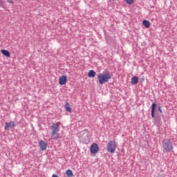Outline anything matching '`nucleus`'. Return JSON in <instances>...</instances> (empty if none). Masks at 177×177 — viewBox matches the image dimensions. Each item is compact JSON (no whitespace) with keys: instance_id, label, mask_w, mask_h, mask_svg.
I'll return each instance as SVG.
<instances>
[{"instance_id":"aec40b11","label":"nucleus","mask_w":177,"mask_h":177,"mask_svg":"<svg viewBox=\"0 0 177 177\" xmlns=\"http://www.w3.org/2000/svg\"><path fill=\"white\" fill-rule=\"evenodd\" d=\"M158 111H160V113H162V110L161 109V107H160V106L158 107Z\"/></svg>"},{"instance_id":"1a4fd4ad","label":"nucleus","mask_w":177,"mask_h":177,"mask_svg":"<svg viewBox=\"0 0 177 177\" xmlns=\"http://www.w3.org/2000/svg\"><path fill=\"white\" fill-rule=\"evenodd\" d=\"M15 127V122H6V126L4 127V129L6 131H8V129H9V128H14Z\"/></svg>"},{"instance_id":"39448f33","label":"nucleus","mask_w":177,"mask_h":177,"mask_svg":"<svg viewBox=\"0 0 177 177\" xmlns=\"http://www.w3.org/2000/svg\"><path fill=\"white\" fill-rule=\"evenodd\" d=\"M106 147L109 153H115V150L117 149V142H115V141L111 140L109 142Z\"/></svg>"},{"instance_id":"f8f14e48","label":"nucleus","mask_w":177,"mask_h":177,"mask_svg":"<svg viewBox=\"0 0 177 177\" xmlns=\"http://www.w3.org/2000/svg\"><path fill=\"white\" fill-rule=\"evenodd\" d=\"M1 52L6 57H10V53L8 50H1Z\"/></svg>"},{"instance_id":"f03ea898","label":"nucleus","mask_w":177,"mask_h":177,"mask_svg":"<svg viewBox=\"0 0 177 177\" xmlns=\"http://www.w3.org/2000/svg\"><path fill=\"white\" fill-rule=\"evenodd\" d=\"M59 124L53 123L51 126V139L53 140H57L60 139V134L59 133Z\"/></svg>"},{"instance_id":"f3484780","label":"nucleus","mask_w":177,"mask_h":177,"mask_svg":"<svg viewBox=\"0 0 177 177\" xmlns=\"http://www.w3.org/2000/svg\"><path fill=\"white\" fill-rule=\"evenodd\" d=\"M124 1L128 3V5H132V3H133V0H124Z\"/></svg>"},{"instance_id":"0eeeda50","label":"nucleus","mask_w":177,"mask_h":177,"mask_svg":"<svg viewBox=\"0 0 177 177\" xmlns=\"http://www.w3.org/2000/svg\"><path fill=\"white\" fill-rule=\"evenodd\" d=\"M59 85H66L67 84V76L62 75L59 78Z\"/></svg>"},{"instance_id":"ddd939ff","label":"nucleus","mask_w":177,"mask_h":177,"mask_svg":"<svg viewBox=\"0 0 177 177\" xmlns=\"http://www.w3.org/2000/svg\"><path fill=\"white\" fill-rule=\"evenodd\" d=\"M142 24H143V26H145V27L146 28H150V21H147L146 19H144L142 21Z\"/></svg>"},{"instance_id":"9d476101","label":"nucleus","mask_w":177,"mask_h":177,"mask_svg":"<svg viewBox=\"0 0 177 177\" xmlns=\"http://www.w3.org/2000/svg\"><path fill=\"white\" fill-rule=\"evenodd\" d=\"M131 85H136L139 82V78L136 76L131 77Z\"/></svg>"},{"instance_id":"6e6552de","label":"nucleus","mask_w":177,"mask_h":177,"mask_svg":"<svg viewBox=\"0 0 177 177\" xmlns=\"http://www.w3.org/2000/svg\"><path fill=\"white\" fill-rule=\"evenodd\" d=\"M47 146H48V144L44 140L40 141L39 143V147L40 149H41L42 151L46 150Z\"/></svg>"},{"instance_id":"2eb2a0df","label":"nucleus","mask_w":177,"mask_h":177,"mask_svg":"<svg viewBox=\"0 0 177 177\" xmlns=\"http://www.w3.org/2000/svg\"><path fill=\"white\" fill-rule=\"evenodd\" d=\"M66 176L68 177H73L74 176V174L73 173V171L71 169H68L66 172Z\"/></svg>"},{"instance_id":"7ed1b4c3","label":"nucleus","mask_w":177,"mask_h":177,"mask_svg":"<svg viewBox=\"0 0 177 177\" xmlns=\"http://www.w3.org/2000/svg\"><path fill=\"white\" fill-rule=\"evenodd\" d=\"M78 137L81 139L83 143L88 144L91 140V133L88 130L80 131L78 133Z\"/></svg>"},{"instance_id":"4468645a","label":"nucleus","mask_w":177,"mask_h":177,"mask_svg":"<svg viewBox=\"0 0 177 177\" xmlns=\"http://www.w3.org/2000/svg\"><path fill=\"white\" fill-rule=\"evenodd\" d=\"M156 104L155 103H153L152 105H151V117L152 118H154V113L156 111Z\"/></svg>"},{"instance_id":"6ab92c4d","label":"nucleus","mask_w":177,"mask_h":177,"mask_svg":"<svg viewBox=\"0 0 177 177\" xmlns=\"http://www.w3.org/2000/svg\"><path fill=\"white\" fill-rule=\"evenodd\" d=\"M8 3H13V0H7Z\"/></svg>"},{"instance_id":"423d86ee","label":"nucleus","mask_w":177,"mask_h":177,"mask_svg":"<svg viewBox=\"0 0 177 177\" xmlns=\"http://www.w3.org/2000/svg\"><path fill=\"white\" fill-rule=\"evenodd\" d=\"M90 151L91 154H96L99 153V145L96 143L92 144L90 147Z\"/></svg>"},{"instance_id":"412c9836","label":"nucleus","mask_w":177,"mask_h":177,"mask_svg":"<svg viewBox=\"0 0 177 177\" xmlns=\"http://www.w3.org/2000/svg\"><path fill=\"white\" fill-rule=\"evenodd\" d=\"M52 177H59V176H57V174H53Z\"/></svg>"},{"instance_id":"20e7f679","label":"nucleus","mask_w":177,"mask_h":177,"mask_svg":"<svg viewBox=\"0 0 177 177\" xmlns=\"http://www.w3.org/2000/svg\"><path fill=\"white\" fill-rule=\"evenodd\" d=\"M97 80L100 85H103L104 82H109L111 80V75L110 73H100L97 75Z\"/></svg>"},{"instance_id":"a211bd4d","label":"nucleus","mask_w":177,"mask_h":177,"mask_svg":"<svg viewBox=\"0 0 177 177\" xmlns=\"http://www.w3.org/2000/svg\"><path fill=\"white\" fill-rule=\"evenodd\" d=\"M3 5H5V1L0 0V6H3Z\"/></svg>"},{"instance_id":"9b49d317","label":"nucleus","mask_w":177,"mask_h":177,"mask_svg":"<svg viewBox=\"0 0 177 177\" xmlns=\"http://www.w3.org/2000/svg\"><path fill=\"white\" fill-rule=\"evenodd\" d=\"M88 77L89 78H95V77H96V72H95V71L93 70L89 71L88 73Z\"/></svg>"},{"instance_id":"f257e3e1","label":"nucleus","mask_w":177,"mask_h":177,"mask_svg":"<svg viewBox=\"0 0 177 177\" xmlns=\"http://www.w3.org/2000/svg\"><path fill=\"white\" fill-rule=\"evenodd\" d=\"M164 153H171L174 150V144L171 139L165 138L162 142Z\"/></svg>"},{"instance_id":"dca6fc26","label":"nucleus","mask_w":177,"mask_h":177,"mask_svg":"<svg viewBox=\"0 0 177 177\" xmlns=\"http://www.w3.org/2000/svg\"><path fill=\"white\" fill-rule=\"evenodd\" d=\"M65 109L68 113H71V107L70 106V104L68 102H66L65 104Z\"/></svg>"}]
</instances>
